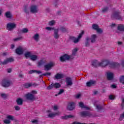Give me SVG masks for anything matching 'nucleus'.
Masks as SVG:
<instances>
[{
	"label": "nucleus",
	"instance_id": "obj_32",
	"mask_svg": "<svg viewBox=\"0 0 124 124\" xmlns=\"http://www.w3.org/2000/svg\"><path fill=\"white\" fill-rule=\"evenodd\" d=\"M95 38H96V35L93 34L92 36L91 42L92 43H94L95 42Z\"/></svg>",
	"mask_w": 124,
	"mask_h": 124
},
{
	"label": "nucleus",
	"instance_id": "obj_41",
	"mask_svg": "<svg viewBox=\"0 0 124 124\" xmlns=\"http://www.w3.org/2000/svg\"><path fill=\"white\" fill-rule=\"evenodd\" d=\"M92 28L93 30H94L95 31H96L97 29L98 28V25L96 24H93L92 26Z\"/></svg>",
	"mask_w": 124,
	"mask_h": 124
},
{
	"label": "nucleus",
	"instance_id": "obj_21",
	"mask_svg": "<svg viewBox=\"0 0 124 124\" xmlns=\"http://www.w3.org/2000/svg\"><path fill=\"white\" fill-rule=\"evenodd\" d=\"M79 106L80 108L82 109H87V110H90V108L88 107L87 106H85L83 102H79Z\"/></svg>",
	"mask_w": 124,
	"mask_h": 124
},
{
	"label": "nucleus",
	"instance_id": "obj_50",
	"mask_svg": "<svg viewBox=\"0 0 124 124\" xmlns=\"http://www.w3.org/2000/svg\"><path fill=\"white\" fill-rule=\"evenodd\" d=\"M97 32H98V33H102V30H101V29H100L99 28H98L96 30Z\"/></svg>",
	"mask_w": 124,
	"mask_h": 124
},
{
	"label": "nucleus",
	"instance_id": "obj_44",
	"mask_svg": "<svg viewBox=\"0 0 124 124\" xmlns=\"http://www.w3.org/2000/svg\"><path fill=\"white\" fill-rule=\"evenodd\" d=\"M123 119H124V112L122 114H120L119 120L120 121H123Z\"/></svg>",
	"mask_w": 124,
	"mask_h": 124
},
{
	"label": "nucleus",
	"instance_id": "obj_51",
	"mask_svg": "<svg viewBox=\"0 0 124 124\" xmlns=\"http://www.w3.org/2000/svg\"><path fill=\"white\" fill-rule=\"evenodd\" d=\"M108 97L110 100H114L115 99V97L113 95H110Z\"/></svg>",
	"mask_w": 124,
	"mask_h": 124
},
{
	"label": "nucleus",
	"instance_id": "obj_63",
	"mask_svg": "<svg viewBox=\"0 0 124 124\" xmlns=\"http://www.w3.org/2000/svg\"><path fill=\"white\" fill-rule=\"evenodd\" d=\"M80 96H81V94H78L76 96V98H79V97H80Z\"/></svg>",
	"mask_w": 124,
	"mask_h": 124
},
{
	"label": "nucleus",
	"instance_id": "obj_40",
	"mask_svg": "<svg viewBox=\"0 0 124 124\" xmlns=\"http://www.w3.org/2000/svg\"><path fill=\"white\" fill-rule=\"evenodd\" d=\"M7 119H8L9 121H13V120H14V117L12 115H8L7 116Z\"/></svg>",
	"mask_w": 124,
	"mask_h": 124
},
{
	"label": "nucleus",
	"instance_id": "obj_33",
	"mask_svg": "<svg viewBox=\"0 0 124 124\" xmlns=\"http://www.w3.org/2000/svg\"><path fill=\"white\" fill-rule=\"evenodd\" d=\"M96 109H97L98 111H100L103 109V107L100 105H96Z\"/></svg>",
	"mask_w": 124,
	"mask_h": 124
},
{
	"label": "nucleus",
	"instance_id": "obj_64",
	"mask_svg": "<svg viewBox=\"0 0 124 124\" xmlns=\"http://www.w3.org/2000/svg\"><path fill=\"white\" fill-rule=\"evenodd\" d=\"M68 116V119L70 118H73V116L71 115H67Z\"/></svg>",
	"mask_w": 124,
	"mask_h": 124
},
{
	"label": "nucleus",
	"instance_id": "obj_61",
	"mask_svg": "<svg viewBox=\"0 0 124 124\" xmlns=\"http://www.w3.org/2000/svg\"><path fill=\"white\" fill-rule=\"evenodd\" d=\"M7 71L8 73H11L12 70H11V69H8Z\"/></svg>",
	"mask_w": 124,
	"mask_h": 124
},
{
	"label": "nucleus",
	"instance_id": "obj_48",
	"mask_svg": "<svg viewBox=\"0 0 124 124\" xmlns=\"http://www.w3.org/2000/svg\"><path fill=\"white\" fill-rule=\"evenodd\" d=\"M31 93L33 95H34V94H37V91H36V90H32Z\"/></svg>",
	"mask_w": 124,
	"mask_h": 124
},
{
	"label": "nucleus",
	"instance_id": "obj_6",
	"mask_svg": "<svg viewBox=\"0 0 124 124\" xmlns=\"http://www.w3.org/2000/svg\"><path fill=\"white\" fill-rule=\"evenodd\" d=\"M16 28V24L15 23H8L6 25V29L7 31H11L12 30H14Z\"/></svg>",
	"mask_w": 124,
	"mask_h": 124
},
{
	"label": "nucleus",
	"instance_id": "obj_18",
	"mask_svg": "<svg viewBox=\"0 0 124 124\" xmlns=\"http://www.w3.org/2000/svg\"><path fill=\"white\" fill-rule=\"evenodd\" d=\"M108 80H113L114 78V74L111 72L107 73Z\"/></svg>",
	"mask_w": 124,
	"mask_h": 124
},
{
	"label": "nucleus",
	"instance_id": "obj_30",
	"mask_svg": "<svg viewBox=\"0 0 124 124\" xmlns=\"http://www.w3.org/2000/svg\"><path fill=\"white\" fill-rule=\"evenodd\" d=\"M101 12L102 13H105L106 12H107V11H108V10H109V7H105L104 8H103L101 9Z\"/></svg>",
	"mask_w": 124,
	"mask_h": 124
},
{
	"label": "nucleus",
	"instance_id": "obj_36",
	"mask_svg": "<svg viewBox=\"0 0 124 124\" xmlns=\"http://www.w3.org/2000/svg\"><path fill=\"white\" fill-rule=\"evenodd\" d=\"M78 51V48H75L72 50V56H75L76 55V53Z\"/></svg>",
	"mask_w": 124,
	"mask_h": 124
},
{
	"label": "nucleus",
	"instance_id": "obj_14",
	"mask_svg": "<svg viewBox=\"0 0 124 124\" xmlns=\"http://www.w3.org/2000/svg\"><path fill=\"white\" fill-rule=\"evenodd\" d=\"M14 62V59H13V58H7L6 60H4V62H2V64L4 65L5 64L8 63V62Z\"/></svg>",
	"mask_w": 124,
	"mask_h": 124
},
{
	"label": "nucleus",
	"instance_id": "obj_16",
	"mask_svg": "<svg viewBox=\"0 0 124 124\" xmlns=\"http://www.w3.org/2000/svg\"><path fill=\"white\" fill-rule=\"evenodd\" d=\"M96 83V81L95 80H90L86 83V86L87 87H91L93 86V85H95Z\"/></svg>",
	"mask_w": 124,
	"mask_h": 124
},
{
	"label": "nucleus",
	"instance_id": "obj_15",
	"mask_svg": "<svg viewBox=\"0 0 124 124\" xmlns=\"http://www.w3.org/2000/svg\"><path fill=\"white\" fill-rule=\"evenodd\" d=\"M66 83L67 86H72V85H73V82H72V79H71V78H66Z\"/></svg>",
	"mask_w": 124,
	"mask_h": 124
},
{
	"label": "nucleus",
	"instance_id": "obj_28",
	"mask_svg": "<svg viewBox=\"0 0 124 124\" xmlns=\"http://www.w3.org/2000/svg\"><path fill=\"white\" fill-rule=\"evenodd\" d=\"M33 38L34 41H36V42H38V41L39 40V34L37 33L35 34L33 36Z\"/></svg>",
	"mask_w": 124,
	"mask_h": 124
},
{
	"label": "nucleus",
	"instance_id": "obj_8",
	"mask_svg": "<svg viewBox=\"0 0 124 124\" xmlns=\"http://www.w3.org/2000/svg\"><path fill=\"white\" fill-rule=\"evenodd\" d=\"M81 117L83 118H86V117H92V114L89 111H84L80 113Z\"/></svg>",
	"mask_w": 124,
	"mask_h": 124
},
{
	"label": "nucleus",
	"instance_id": "obj_4",
	"mask_svg": "<svg viewBox=\"0 0 124 124\" xmlns=\"http://www.w3.org/2000/svg\"><path fill=\"white\" fill-rule=\"evenodd\" d=\"M83 34H84V31H82L81 33L79 34L78 38H75L74 36H70V39L75 44L78 43V42L80 41V38L83 36Z\"/></svg>",
	"mask_w": 124,
	"mask_h": 124
},
{
	"label": "nucleus",
	"instance_id": "obj_53",
	"mask_svg": "<svg viewBox=\"0 0 124 124\" xmlns=\"http://www.w3.org/2000/svg\"><path fill=\"white\" fill-rule=\"evenodd\" d=\"M15 110H16V111H19V110L21 109V108H20V107H19L18 106H16L15 107Z\"/></svg>",
	"mask_w": 124,
	"mask_h": 124
},
{
	"label": "nucleus",
	"instance_id": "obj_31",
	"mask_svg": "<svg viewBox=\"0 0 124 124\" xmlns=\"http://www.w3.org/2000/svg\"><path fill=\"white\" fill-rule=\"evenodd\" d=\"M30 58L31 61H36L37 60V56L36 55H31Z\"/></svg>",
	"mask_w": 124,
	"mask_h": 124
},
{
	"label": "nucleus",
	"instance_id": "obj_34",
	"mask_svg": "<svg viewBox=\"0 0 124 124\" xmlns=\"http://www.w3.org/2000/svg\"><path fill=\"white\" fill-rule=\"evenodd\" d=\"M60 31H61L62 32H67V29L65 28L64 27H61L60 28Z\"/></svg>",
	"mask_w": 124,
	"mask_h": 124
},
{
	"label": "nucleus",
	"instance_id": "obj_57",
	"mask_svg": "<svg viewBox=\"0 0 124 124\" xmlns=\"http://www.w3.org/2000/svg\"><path fill=\"white\" fill-rule=\"evenodd\" d=\"M111 88H112V89H116V88H117V86L115 84H112L110 86Z\"/></svg>",
	"mask_w": 124,
	"mask_h": 124
},
{
	"label": "nucleus",
	"instance_id": "obj_1",
	"mask_svg": "<svg viewBox=\"0 0 124 124\" xmlns=\"http://www.w3.org/2000/svg\"><path fill=\"white\" fill-rule=\"evenodd\" d=\"M110 68H115L116 67H119L120 66V63L116 62H110L109 60H104L100 63L99 65L102 67L109 65Z\"/></svg>",
	"mask_w": 124,
	"mask_h": 124
},
{
	"label": "nucleus",
	"instance_id": "obj_43",
	"mask_svg": "<svg viewBox=\"0 0 124 124\" xmlns=\"http://www.w3.org/2000/svg\"><path fill=\"white\" fill-rule=\"evenodd\" d=\"M64 93V90L63 89H60L59 92L58 94H55V96H58V95L60 94H62V93Z\"/></svg>",
	"mask_w": 124,
	"mask_h": 124
},
{
	"label": "nucleus",
	"instance_id": "obj_56",
	"mask_svg": "<svg viewBox=\"0 0 124 124\" xmlns=\"http://www.w3.org/2000/svg\"><path fill=\"white\" fill-rule=\"evenodd\" d=\"M61 119H62V120H67V119H68V115L62 116Z\"/></svg>",
	"mask_w": 124,
	"mask_h": 124
},
{
	"label": "nucleus",
	"instance_id": "obj_20",
	"mask_svg": "<svg viewBox=\"0 0 124 124\" xmlns=\"http://www.w3.org/2000/svg\"><path fill=\"white\" fill-rule=\"evenodd\" d=\"M100 62H98L97 60H94L92 62V65L93 66H94V67H98V66H100L99 65V64Z\"/></svg>",
	"mask_w": 124,
	"mask_h": 124
},
{
	"label": "nucleus",
	"instance_id": "obj_39",
	"mask_svg": "<svg viewBox=\"0 0 124 124\" xmlns=\"http://www.w3.org/2000/svg\"><path fill=\"white\" fill-rule=\"evenodd\" d=\"M31 53L30 52H27L25 54V56L26 58H31Z\"/></svg>",
	"mask_w": 124,
	"mask_h": 124
},
{
	"label": "nucleus",
	"instance_id": "obj_45",
	"mask_svg": "<svg viewBox=\"0 0 124 124\" xmlns=\"http://www.w3.org/2000/svg\"><path fill=\"white\" fill-rule=\"evenodd\" d=\"M24 87L28 89V88H30V87H31V83H25L24 84Z\"/></svg>",
	"mask_w": 124,
	"mask_h": 124
},
{
	"label": "nucleus",
	"instance_id": "obj_58",
	"mask_svg": "<svg viewBox=\"0 0 124 124\" xmlns=\"http://www.w3.org/2000/svg\"><path fill=\"white\" fill-rule=\"evenodd\" d=\"M53 109L54 110V111L58 110V106H54L53 108Z\"/></svg>",
	"mask_w": 124,
	"mask_h": 124
},
{
	"label": "nucleus",
	"instance_id": "obj_27",
	"mask_svg": "<svg viewBox=\"0 0 124 124\" xmlns=\"http://www.w3.org/2000/svg\"><path fill=\"white\" fill-rule=\"evenodd\" d=\"M117 29L120 31H124V26L122 24H119Z\"/></svg>",
	"mask_w": 124,
	"mask_h": 124
},
{
	"label": "nucleus",
	"instance_id": "obj_5",
	"mask_svg": "<svg viewBox=\"0 0 124 124\" xmlns=\"http://www.w3.org/2000/svg\"><path fill=\"white\" fill-rule=\"evenodd\" d=\"M61 84L59 83L56 82L55 83H51L49 86H48L46 89L47 90H52L53 88L59 89L61 88Z\"/></svg>",
	"mask_w": 124,
	"mask_h": 124
},
{
	"label": "nucleus",
	"instance_id": "obj_7",
	"mask_svg": "<svg viewBox=\"0 0 124 124\" xmlns=\"http://www.w3.org/2000/svg\"><path fill=\"white\" fill-rule=\"evenodd\" d=\"M25 97H26V99L28 100H30L32 101V100H35V96L34 95L31 94V93H28L25 94Z\"/></svg>",
	"mask_w": 124,
	"mask_h": 124
},
{
	"label": "nucleus",
	"instance_id": "obj_52",
	"mask_svg": "<svg viewBox=\"0 0 124 124\" xmlns=\"http://www.w3.org/2000/svg\"><path fill=\"white\" fill-rule=\"evenodd\" d=\"M4 124H10V121L8 120H5L3 121Z\"/></svg>",
	"mask_w": 124,
	"mask_h": 124
},
{
	"label": "nucleus",
	"instance_id": "obj_42",
	"mask_svg": "<svg viewBox=\"0 0 124 124\" xmlns=\"http://www.w3.org/2000/svg\"><path fill=\"white\" fill-rule=\"evenodd\" d=\"M51 73L47 72L44 74H43L42 75L40 76V77H42V76H50Z\"/></svg>",
	"mask_w": 124,
	"mask_h": 124
},
{
	"label": "nucleus",
	"instance_id": "obj_2",
	"mask_svg": "<svg viewBox=\"0 0 124 124\" xmlns=\"http://www.w3.org/2000/svg\"><path fill=\"white\" fill-rule=\"evenodd\" d=\"M111 18L113 20H123V17L121 16V12L119 11H115L111 15Z\"/></svg>",
	"mask_w": 124,
	"mask_h": 124
},
{
	"label": "nucleus",
	"instance_id": "obj_55",
	"mask_svg": "<svg viewBox=\"0 0 124 124\" xmlns=\"http://www.w3.org/2000/svg\"><path fill=\"white\" fill-rule=\"evenodd\" d=\"M46 30H47L48 31H51V30L55 31L54 28L49 27H46Z\"/></svg>",
	"mask_w": 124,
	"mask_h": 124
},
{
	"label": "nucleus",
	"instance_id": "obj_25",
	"mask_svg": "<svg viewBox=\"0 0 124 124\" xmlns=\"http://www.w3.org/2000/svg\"><path fill=\"white\" fill-rule=\"evenodd\" d=\"M32 73H37V74H40V73H42V72L36 70H30L29 71V74H32Z\"/></svg>",
	"mask_w": 124,
	"mask_h": 124
},
{
	"label": "nucleus",
	"instance_id": "obj_38",
	"mask_svg": "<svg viewBox=\"0 0 124 124\" xmlns=\"http://www.w3.org/2000/svg\"><path fill=\"white\" fill-rule=\"evenodd\" d=\"M21 32H22V33H27V32H29V30L27 28H23L21 30Z\"/></svg>",
	"mask_w": 124,
	"mask_h": 124
},
{
	"label": "nucleus",
	"instance_id": "obj_3",
	"mask_svg": "<svg viewBox=\"0 0 124 124\" xmlns=\"http://www.w3.org/2000/svg\"><path fill=\"white\" fill-rule=\"evenodd\" d=\"M12 81L7 78H4L2 79L1 82V85L4 88H8V87H10V86L12 85Z\"/></svg>",
	"mask_w": 124,
	"mask_h": 124
},
{
	"label": "nucleus",
	"instance_id": "obj_10",
	"mask_svg": "<svg viewBox=\"0 0 124 124\" xmlns=\"http://www.w3.org/2000/svg\"><path fill=\"white\" fill-rule=\"evenodd\" d=\"M70 59V56L67 54H64L60 57V61L62 62H65V61H68Z\"/></svg>",
	"mask_w": 124,
	"mask_h": 124
},
{
	"label": "nucleus",
	"instance_id": "obj_17",
	"mask_svg": "<svg viewBox=\"0 0 124 124\" xmlns=\"http://www.w3.org/2000/svg\"><path fill=\"white\" fill-rule=\"evenodd\" d=\"M54 37L55 39H59V37H60V35L59 34V29H54Z\"/></svg>",
	"mask_w": 124,
	"mask_h": 124
},
{
	"label": "nucleus",
	"instance_id": "obj_26",
	"mask_svg": "<svg viewBox=\"0 0 124 124\" xmlns=\"http://www.w3.org/2000/svg\"><path fill=\"white\" fill-rule=\"evenodd\" d=\"M60 115V113L59 112H56V113H49L48 115V118H54L55 116Z\"/></svg>",
	"mask_w": 124,
	"mask_h": 124
},
{
	"label": "nucleus",
	"instance_id": "obj_12",
	"mask_svg": "<svg viewBox=\"0 0 124 124\" xmlns=\"http://www.w3.org/2000/svg\"><path fill=\"white\" fill-rule=\"evenodd\" d=\"M53 66H54V63H53V62H50L47 64H46L44 66V70H45V71H48L50 70V69H51V68H52Z\"/></svg>",
	"mask_w": 124,
	"mask_h": 124
},
{
	"label": "nucleus",
	"instance_id": "obj_60",
	"mask_svg": "<svg viewBox=\"0 0 124 124\" xmlns=\"http://www.w3.org/2000/svg\"><path fill=\"white\" fill-rule=\"evenodd\" d=\"M15 47V46L14 45V44H12L11 45V49H14V48Z\"/></svg>",
	"mask_w": 124,
	"mask_h": 124
},
{
	"label": "nucleus",
	"instance_id": "obj_49",
	"mask_svg": "<svg viewBox=\"0 0 124 124\" xmlns=\"http://www.w3.org/2000/svg\"><path fill=\"white\" fill-rule=\"evenodd\" d=\"M0 95H1V97L4 99H5L6 98V97H7V96L6 95L5 93H1Z\"/></svg>",
	"mask_w": 124,
	"mask_h": 124
},
{
	"label": "nucleus",
	"instance_id": "obj_29",
	"mask_svg": "<svg viewBox=\"0 0 124 124\" xmlns=\"http://www.w3.org/2000/svg\"><path fill=\"white\" fill-rule=\"evenodd\" d=\"M90 39H91L89 37H87L86 38V42H85V47H89V46H90V42L89 41H90Z\"/></svg>",
	"mask_w": 124,
	"mask_h": 124
},
{
	"label": "nucleus",
	"instance_id": "obj_54",
	"mask_svg": "<svg viewBox=\"0 0 124 124\" xmlns=\"http://www.w3.org/2000/svg\"><path fill=\"white\" fill-rule=\"evenodd\" d=\"M72 124H88L87 123H82L78 122H74Z\"/></svg>",
	"mask_w": 124,
	"mask_h": 124
},
{
	"label": "nucleus",
	"instance_id": "obj_24",
	"mask_svg": "<svg viewBox=\"0 0 124 124\" xmlns=\"http://www.w3.org/2000/svg\"><path fill=\"white\" fill-rule=\"evenodd\" d=\"M5 16L8 19H11L12 18V14L9 11L6 12L5 14Z\"/></svg>",
	"mask_w": 124,
	"mask_h": 124
},
{
	"label": "nucleus",
	"instance_id": "obj_37",
	"mask_svg": "<svg viewBox=\"0 0 124 124\" xmlns=\"http://www.w3.org/2000/svg\"><path fill=\"white\" fill-rule=\"evenodd\" d=\"M120 82L123 85H124V76H121L120 78Z\"/></svg>",
	"mask_w": 124,
	"mask_h": 124
},
{
	"label": "nucleus",
	"instance_id": "obj_46",
	"mask_svg": "<svg viewBox=\"0 0 124 124\" xmlns=\"http://www.w3.org/2000/svg\"><path fill=\"white\" fill-rule=\"evenodd\" d=\"M23 39V37L20 36L19 37L16 38L14 39V41H19V40H22Z\"/></svg>",
	"mask_w": 124,
	"mask_h": 124
},
{
	"label": "nucleus",
	"instance_id": "obj_9",
	"mask_svg": "<svg viewBox=\"0 0 124 124\" xmlns=\"http://www.w3.org/2000/svg\"><path fill=\"white\" fill-rule=\"evenodd\" d=\"M38 8L35 5H32L30 7V11L31 13H37L38 12Z\"/></svg>",
	"mask_w": 124,
	"mask_h": 124
},
{
	"label": "nucleus",
	"instance_id": "obj_13",
	"mask_svg": "<svg viewBox=\"0 0 124 124\" xmlns=\"http://www.w3.org/2000/svg\"><path fill=\"white\" fill-rule=\"evenodd\" d=\"M16 53L17 55H22L23 53H24V49L23 48H22V47L19 46L16 49Z\"/></svg>",
	"mask_w": 124,
	"mask_h": 124
},
{
	"label": "nucleus",
	"instance_id": "obj_35",
	"mask_svg": "<svg viewBox=\"0 0 124 124\" xmlns=\"http://www.w3.org/2000/svg\"><path fill=\"white\" fill-rule=\"evenodd\" d=\"M24 12L26 13L27 14H29L30 13V11H29V7H28V5H25L24 6Z\"/></svg>",
	"mask_w": 124,
	"mask_h": 124
},
{
	"label": "nucleus",
	"instance_id": "obj_59",
	"mask_svg": "<svg viewBox=\"0 0 124 124\" xmlns=\"http://www.w3.org/2000/svg\"><path fill=\"white\" fill-rule=\"evenodd\" d=\"M32 124H36V123H37V120H34L33 121H31Z\"/></svg>",
	"mask_w": 124,
	"mask_h": 124
},
{
	"label": "nucleus",
	"instance_id": "obj_11",
	"mask_svg": "<svg viewBox=\"0 0 124 124\" xmlns=\"http://www.w3.org/2000/svg\"><path fill=\"white\" fill-rule=\"evenodd\" d=\"M75 108V103L74 102H70L68 104L67 107V110L69 111H72Z\"/></svg>",
	"mask_w": 124,
	"mask_h": 124
},
{
	"label": "nucleus",
	"instance_id": "obj_62",
	"mask_svg": "<svg viewBox=\"0 0 124 124\" xmlns=\"http://www.w3.org/2000/svg\"><path fill=\"white\" fill-rule=\"evenodd\" d=\"M115 26H116V24H115V23H112V24L110 25V26L111 27V28H113V27H115Z\"/></svg>",
	"mask_w": 124,
	"mask_h": 124
},
{
	"label": "nucleus",
	"instance_id": "obj_47",
	"mask_svg": "<svg viewBox=\"0 0 124 124\" xmlns=\"http://www.w3.org/2000/svg\"><path fill=\"white\" fill-rule=\"evenodd\" d=\"M55 20H51L49 21V26H54V25H55Z\"/></svg>",
	"mask_w": 124,
	"mask_h": 124
},
{
	"label": "nucleus",
	"instance_id": "obj_22",
	"mask_svg": "<svg viewBox=\"0 0 124 124\" xmlns=\"http://www.w3.org/2000/svg\"><path fill=\"white\" fill-rule=\"evenodd\" d=\"M54 77L57 80H60V79H62L63 78V75L58 73L55 75Z\"/></svg>",
	"mask_w": 124,
	"mask_h": 124
},
{
	"label": "nucleus",
	"instance_id": "obj_23",
	"mask_svg": "<svg viewBox=\"0 0 124 124\" xmlns=\"http://www.w3.org/2000/svg\"><path fill=\"white\" fill-rule=\"evenodd\" d=\"M16 102L17 105H23L24 101L23 100V99H22L21 98H18L16 99Z\"/></svg>",
	"mask_w": 124,
	"mask_h": 124
},
{
	"label": "nucleus",
	"instance_id": "obj_19",
	"mask_svg": "<svg viewBox=\"0 0 124 124\" xmlns=\"http://www.w3.org/2000/svg\"><path fill=\"white\" fill-rule=\"evenodd\" d=\"M46 60L44 59H41L38 62V66H41L42 65H44L46 63Z\"/></svg>",
	"mask_w": 124,
	"mask_h": 124
}]
</instances>
